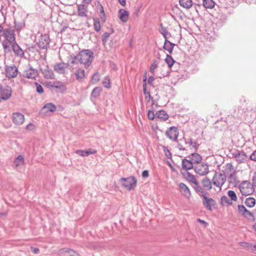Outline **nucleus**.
<instances>
[{
	"mask_svg": "<svg viewBox=\"0 0 256 256\" xmlns=\"http://www.w3.org/2000/svg\"><path fill=\"white\" fill-rule=\"evenodd\" d=\"M25 26V22L23 20L20 22H14V28L17 31H20Z\"/></svg>",
	"mask_w": 256,
	"mask_h": 256,
	"instance_id": "obj_40",
	"label": "nucleus"
},
{
	"mask_svg": "<svg viewBox=\"0 0 256 256\" xmlns=\"http://www.w3.org/2000/svg\"><path fill=\"white\" fill-rule=\"evenodd\" d=\"M54 70L60 74H64L66 72V64L64 62L56 64L54 66Z\"/></svg>",
	"mask_w": 256,
	"mask_h": 256,
	"instance_id": "obj_19",
	"label": "nucleus"
},
{
	"mask_svg": "<svg viewBox=\"0 0 256 256\" xmlns=\"http://www.w3.org/2000/svg\"><path fill=\"white\" fill-rule=\"evenodd\" d=\"M76 154L82 156H88L90 154H95L96 152V150L94 149L90 148L88 150H76Z\"/></svg>",
	"mask_w": 256,
	"mask_h": 256,
	"instance_id": "obj_22",
	"label": "nucleus"
},
{
	"mask_svg": "<svg viewBox=\"0 0 256 256\" xmlns=\"http://www.w3.org/2000/svg\"><path fill=\"white\" fill-rule=\"evenodd\" d=\"M35 85L36 86V92L39 94H42L44 92L42 86L38 82H35Z\"/></svg>",
	"mask_w": 256,
	"mask_h": 256,
	"instance_id": "obj_51",
	"label": "nucleus"
},
{
	"mask_svg": "<svg viewBox=\"0 0 256 256\" xmlns=\"http://www.w3.org/2000/svg\"><path fill=\"white\" fill-rule=\"evenodd\" d=\"M194 164L193 162L190 160L184 159L182 161V167L186 170H189L192 168H194Z\"/></svg>",
	"mask_w": 256,
	"mask_h": 256,
	"instance_id": "obj_23",
	"label": "nucleus"
},
{
	"mask_svg": "<svg viewBox=\"0 0 256 256\" xmlns=\"http://www.w3.org/2000/svg\"><path fill=\"white\" fill-rule=\"evenodd\" d=\"M42 110H46V112H53L56 110V106L52 103H48L45 104Z\"/></svg>",
	"mask_w": 256,
	"mask_h": 256,
	"instance_id": "obj_34",
	"label": "nucleus"
},
{
	"mask_svg": "<svg viewBox=\"0 0 256 256\" xmlns=\"http://www.w3.org/2000/svg\"><path fill=\"white\" fill-rule=\"evenodd\" d=\"M228 178V180L230 182L234 183L236 182V170L232 171V172H227L226 174Z\"/></svg>",
	"mask_w": 256,
	"mask_h": 256,
	"instance_id": "obj_33",
	"label": "nucleus"
},
{
	"mask_svg": "<svg viewBox=\"0 0 256 256\" xmlns=\"http://www.w3.org/2000/svg\"><path fill=\"white\" fill-rule=\"evenodd\" d=\"M12 88L10 86H6L4 88L0 85V96L2 100H7L12 96Z\"/></svg>",
	"mask_w": 256,
	"mask_h": 256,
	"instance_id": "obj_9",
	"label": "nucleus"
},
{
	"mask_svg": "<svg viewBox=\"0 0 256 256\" xmlns=\"http://www.w3.org/2000/svg\"><path fill=\"white\" fill-rule=\"evenodd\" d=\"M88 12V8L86 5L84 4L78 6V15L80 17H87Z\"/></svg>",
	"mask_w": 256,
	"mask_h": 256,
	"instance_id": "obj_16",
	"label": "nucleus"
},
{
	"mask_svg": "<svg viewBox=\"0 0 256 256\" xmlns=\"http://www.w3.org/2000/svg\"><path fill=\"white\" fill-rule=\"evenodd\" d=\"M183 139H184V143H185L186 144H189V145H190V146H192V144H193V143L194 142H193L192 141V138H190L188 140H186V138H184V137L183 138Z\"/></svg>",
	"mask_w": 256,
	"mask_h": 256,
	"instance_id": "obj_57",
	"label": "nucleus"
},
{
	"mask_svg": "<svg viewBox=\"0 0 256 256\" xmlns=\"http://www.w3.org/2000/svg\"><path fill=\"white\" fill-rule=\"evenodd\" d=\"M192 148H194V152H196L199 146V144H198L196 142H194L193 143V144L192 145Z\"/></svg>",
	"mask_w": 256,
	"mask_h": 256,
	"instance_id": "obj_59",
	"label": "nucleus"
},
{
	"mask_svg": "<svg viewBox=\"0 0 256 256\" xmlns=\"http://www.w3.org/2000/svg\"><path fill=\"white\" fill-rule=\"evenodd\" d=\"M174 44L170 42L168 40H166L164 41L163 48L167 50L170 54H172L174 46Z\"/></svg>",
	"mask_w": 256,
	"mask_h": 256,
	"instance_id": "obj_28",
	"label": "nucleus"
},
{
	"mask_svg": "<svg viewBox=\"0 0 256 256\" xmlns=\"http://www.w3.org/2000/svg\"><path fill=\"white\" fill-rule=\"evenodd\" d=\"M110 34L108 32H104L102 36V42L104 44L110 37Z\"/></svg>",
	"mask_w": 256,
	"mask_h": 256,
	"instance_id": "obj_50",
	"label": "nucleus"
},
{
	"mask_svg": "<svg viewBox=\"0 0 256 256\" xmlns=\"http://www.w3.org/2000/svg\"><path fill=\"white\" fill-rule=\"evenodd\" d=\"M38 75V70L30 68L26 70L24 72V76L28 78L34 79Z\"/></svg>",
	"mask_w": 256,
	"mask_h": 256,
	"instance_id": "obj_18",
	"label": "nucleus"
},
{
	"mask_svg": "<svg viewBox=\"0 0 256 256\" xmlns=\"http://www.w3.org/2000/svg\"><path fill=\"white\" fill-rule=\"evenodd\" d=\"M250 160L256 162V150L254 151L252 154L250 156Z\"/></svg>",
	"mask_w": 256,
	"mask_h": 256,
	"instance_id": "obj_56",
	"label": "nucleus"
},
{
	"mask_svg": "<svg viewBox=\"0 0 256 256\" xmlns=\"http://www.w3.org/2000/svg\"><path fill=\"white\" fill-rule=\"evenodd\" d=\"M146 77H145V78H144V84H143L144 94L148 95V98H150V93L149 92H146Z\"/></svg>",
	"mask_w": 256,
	"mask_h": 256,
	"instance_id": "obj_55",
	"label": "nucleus"
},
{
	"mask_svg": "<svg viewBox=\"0 0 256 256\" xmlns=\"http://www.w3.org/2000/svg\"><path fill=\"white\" fill-rule=\"evenodd\" d=\"M252 180L253 186L256 187V172L254 174Z\"/></svg>",
	"mask_w": 256,
	"mask_h": 256,
	"instance_id": "obj_60",
	"label": "nucleus"
},
{
	"mask_svg": "<svg viewBox=\"0 0 256 256\" xmlns=\"http://www.w3.org/2000/svg\"><path fill=\"white\" fill-rule=\"evenodd\" d=\"M148 172L147 170H144L142 172V176L143 178H148Z\"/></svg>",
	"mask_w": 256,
	"mask_h": 256,
	"instance_id": "obj_62",
	"label": "nucleus"
},
{
	"mask_svg": "<svg viewBox=\"0 0 256 256\" xmlns=\"http://www.w3.org/2000/svg\"><path fill=\"white\" fill-rule=\"evenodd\" d=\"M221 200V204L222 205L224 204H228V205H230L232 204V202L228 199V198L226 196H224L221 198L220 199Z\"/></svg>",
	"mask_w": 256,
	"mask_h": 256,
	"instance_id": "obj_41",
	"label": "nucleus"
},
{
	"mask_svg": "<svg viewBox=\"0 0 256 256\" xmlns=\"http://www.w3.org/2000/svg\"><path fill=\"white\" fill-rule=\"evenodd\" d=\"M158 68V64L156 61L154 62L150 66V72L154 74H155V70Z\"/></svg>",
	"mask_w": 256,
	"mask_h": 256,
	"instance_id": "obj_48",
	"label": "nucleus"
},
{
	"mask_svg": "<svg viewBox=\"0 0 256 256\" xmlns=\"http://www.w3.org/2000/svg\"><path fill=\"white\" fill-rule=\"evenodd\" d=\"M245 204L247 206L252 208L256 204V200L254 198L250 197L246 200Z\"/></svg>",
	"mask_w": 256,
	"mask_h": 256,
	"instance_id": "obj_36",
	"label": "nucleus"
},
{
	"mask_svg": "<svg viewBox=\"0 0 256 256\" xmlns=\"http://www.w3.org/2000/svg\"><path fill=\"white\" fill-rule=\"evenodd\" d=\"M122 186L128 190H131L136 186L137 180L134 176H130L127 178H121L120 180Z\"/></svg>",
	"mask_w": 256,
	"mask_h": 256,
	"instance_id": "obj_3",
	"label": "nucleus"
},
{
	"mask_svg": "<svg viewBox=\"0 0 256 256\" xmlns=\"http://www.w3.org/2000/svg\"><path fill=\"white\" fill-rule=\"evenodd\" d=\"M8 41H4L2 42V46L6 52H10V46L8 44Z\"/></svg>",
	"mask_w": 256,
	"mask_h": 256,
	"instance_id": "obj_49",
	"label": "nucleus"
},
{
	"mask_svg": "<svg viewBox=\"0 0 256 256\" xmlns=\"http://www.w3.org/2000/svg\"><path fill=\"white\" fill-rule=\"evenodd\" d=\"M234 158L238 162L240 163L246 160L248 156L244 151H240L235 154Z\"/></svg>",
	"mask_w": 256,
	"mask_h": 256,
	"instance_id": "obj_24",
	"label": "nucleus"
},
{
	"mask_svg": "<svg viewBox=\"0 0 256 256\" xmlns=\"http://www.w3.org/2000/svg\"><path fill=\"white\" fill-rule=\"evenodd\" d=\"M228 195L231 198V201L232 200H233L234 202L236 201L237 197H236V194L235 193V192L234 191L231 190H228Z\"/></svg>",
	"mask_w": 256,
	"mask_h": 256,
	"instance_id": "obj_42",
	"label": "nucleus"
},
{
	"mask_svg": "<svg viewBox=\"0 0 256 256\" xmlns=\"http://www.w3.org/2000/svg\"><path fill=\"white\" fill-rule=\"evenodd\" d=\"M34 126L32 124L30 123L26 126V128L28 130H32L34 128Z\"/></svg>",
	"mask_w": 256,
	"mask_h": 256,
	"instance_id": "obj_63",
	"label": "nucleus"
},
{
	"mask_svg": "<svg viewBox=\"0 0 256 256\" xmlns=\"http://www.w3.org/2000/svg\"><path fill=\"white\" fill-rule=\"evenodd\" d=\"M44 78H53L54 74L52 70H44Z\"/></svg>",
	"mask_w": 256,
	"mask_h": 256,
	"instance_id": "obj_46",
	"label": "nucleus"
},
{
	"mask_svg": "<svg viewBox=\"0 0 256 256\" xmlns=\"http://www.w3.org/2000/svg\"><path fill=\"white\" fill-rule=\"evenodd\" d=\"M2 32V35L9 43L12 44L16 41L14 30L9 28H3Z\"/></svg>",
	"mask_w": 256,
	"mask_h": 256,
	"instance_id": "obj_7",
	"label": "nucleus"
},
{
	"mask_svg": "<svg viewBox=\"0 0 256 256\" xmlns=\"http://www.w3.org/2000/svg\"><path fill=\"white\" fill-rule=\"evenodd\" d=\"M165 62L168 64V68H170L176 62L172 58L171 56L166 54V58H165Z\"/></svg>",
	"mask_w": 256,
	"mask_h": 256,
	"instance_id": "obj_37",
	"label": "nucleus"
},
{
	"mask_svg": "<svg viewBox=\"0 0 256 256\" xmlns=\"http://www.w3.org/2000/svg\"><path fill=\"white\" fill-rule=\"evenodd\" d=\"M76 79L78 81H82L85 78V72L82 68H78L74 73Z\"/></svg>",
	"mask_w": 256,
	"mask_h": 256,
	"instance_id": "obj_26",
	"label": "nucleus"
},
{
	"mask_svg": "<svg viewBox=\"0 0 256 256\" xmlns=\"http://www.w3.org/2000/svg\"><path fill=\"white\" fill-rule=\"evenodd\" d=\"M239 189L243 196L250 195L254 191L253 185L248 181L242 182L239 186Z\"/></svg>",
	"mask_w": 256,
	"mask_h": 256,
	"instance_id": "obj_2",
	"label": "nucleus"
},
{
	"mask_svg": "<svg viewBox=\"0 0 256 256\" xmlns=\"http://www.w3.org/2000/svg\"><path fill=\"white\" fill-rule=\"evenodd\" d=\"M203 6L206 8H213L215 5V2L213 0H203Z\"/></svg>",
	"mask_w": 256,
	"mask_h": 256,
	"instance_id": "obj_31",
	"label": "nucleus"
},
{
	"mask_svg": "<svg viewBox=\"0 0 256 256\" xmlns=\"http://www.w3.org/2000/svg\"><path fill=\"white\" fill-rule=\"evenodd\" d=\"M102 91V88L100 87H96L94 88L92 92V96L94 98H98L100 96V92Z\"/></svg>",
	"mask_w": 256,
	"mask_h": 256,
	"instance_id": "obj_35",
	"label": "nucleus"
},
{
	"mask_svg": "<svg viewBox=\"0 0 256 256\" xmlns=\"http://www.w3.org/2000/svg\"><path fill=\"white\" fill-rule=\"evenodd\" d=\"M24 120V116L19 112H14L12 114L13 122L17 125L22 124Z\"/></svg>",
	"mask_w": 256,
	"mask_h": 256,
	"instance_id": "obj_14",
	"label": "nucleus"
},
{
	"mask_svg": "<svg viewBox=\"0 0 256 256\" xmlns=\"http://www.w3.org/2000/svg\"><path fill=\"white\" fill-rule=\"evenodd\" d=\"M238 212L248 220L254 222V217L252 212L248 210L244 206L239 204L238 206Z\"/></svg>",
	"mask_w": 256,
	"mask_h": 256,
	"instance_id": "obj_6",
	"label": "nucleus"
},
{
	"mask_svg": "<svg viewBox=\"0 0 256 256\" xmlns=\"http://www.w3.org/2000/svg\"><path fill=\"white\" fill-rule=\"evenodd\" d=\"M190 181L194 184V185L198 184V181L196 180V178H194V176L192 175L190 176Z\"/></svg>",
	"mask_w": 256,
	"mask_h": 256,
	"instance_id": "obj_58",
	"label": "nucleus"
},
{
	"mask_svg": "<svg viewBox=\"0 0 256 256\" xmlns=\"http://www.w3.org/2000/svg\"><path fill=\"white\" fill-rule=\"evenodd\" d=\"M234 170H236L234 169V166L232 164L228 163L226 164L225 168V174H227V172L228 173Z\"/></svg>",
	"mask_w": 256,
	"mask_h": 256,
	"instance_id": "obj_44",
	"label": "nucleus"
},
{
	"mask_svg": "<svg viewBox=\"0 0 256 256\" xmlns=\"http://www.w3.org/2000/svg\"><path fill=\"white\" fill-rule=\"evenodd\" d=\"M168 118V115L164 110H160L156 114V119L165 121Z\"/></svg>",
	"mask_w": 256,
	"mask_h": 256,
	"instance_id": "obj_25",
	"label": "nucleus"
},
{
	"mask_svg": "<svg viewBox=\"0 0 256 256\" xmlns=\"http://www.w3.org/2000/svg\"><path fill=\"white\" fill-rule=\"evenodd\" d=\"M164 150L166 157L168 158H170L172 157V154L170 151L167 148L166 146H164Z\"/></svg>",
	"mask_w": 256,
	"mask_h": 256,
	"instance_id": "obj_53",
	"label": "nucleus"
},
{
	"mask_svg": "<svg viewBox=\"0 0 256 256\" xmlns=\"http://www.w3.org/2000/svg\"><path fill=\"white\" fill-rule=\"evenodd\" d=\"M195 172L200 176H204L209 172L208 166L204 162L197 164L194 166Z\"/></svg>",
	"mask_w": 256,
	"mask_h": 256,
	"instance_id": "obj_4",
	"label": "nucleus"
},
{
	"mask_svg": "<svg viewBox=\"0 0 256 256\" xmlns=\"http://www.w3.org/2000/svg\"><path fill=\"white\" fill-rule=\"evenodd\" d=\"M179 190L184 196L189 199L191 197V192L189 188L182 182H180L178 184Z\"/></svg>",
	"mask_w": 256,
	"mask_h": 256,
	"instance_id": "obj_12",
	"label": "nucleus"
},
{
	"mask_svg": "<svg viewBox=\"0 0 256 256\" xmlns=\"http://www.w3.org/2000/svg\"><path fill=\"white\" fill-rule=\"evenodd\" d=\"M189 159L193 162L194 165L197 164L202 163L201 160H202V156L198 153L194 152L188 156Z\"/></svg>",
	"mask_w": 256,
	"mask_h": 256,
	"instance_id": "obj_20",
	"label": "nucleus"
},
{
	"mask_svg": "<svg viewBox=\"0 0 256 256\" xmlns=\"http://www.w3.org/2000/svg\"><path fill=\"white\" fill-rule=\"evenodd\" d=\"M6 72L8 78H14L18 75V69L14 66H8L6 68Z\"/></svg>",
	"mask_w": 256,
	"mask_h": 256,
	"instance_id": "obj_15",
	"label": "nucleus"
},
{
	"mask_svg": "<svg viewBox=\"0 0 256 256\" xmlns=\"http://www.w3.org/2000/svg\"><path fill=\"white\" fill-rule=\"evenodd\" d=\"M120 19L124 22H126L128 19V12L124 9H120L118 10Z\"/></svg>",
	"mask_w": 256,
	"mask_h": 256,
	"instance_id": "obj_21",
	"label": "nucleus"
},
{
	"mask_svg": "<svg viewBox=\"0 0 256 256\" xmlns=\"http://www.w3.org/2000/svg\"><path fill=\"white\" fill-rule=\"evenodd\" d=\"M52 86L54 88L60 90L62 92H63L66 90V88L65 86L62 82L58 83L56 84H54Z\"/></svg>",
	"mask_w": 256,
	"mask_h": 256,
	"instance_id": "obj_43",
	"label": "nucleus"
},
{
	"mask_svg": "<svg viewBox=\"0 0 256 256\" xmlns=\"http://www.w3.org/2000/svg\"><path fill=\"white\" fill-rule=\"evenodd\" d=\"M202 198V202L204 206L207 210L211 211L212 210V206L216 204V201L212 198H209L206 195L204 194Z\"/></svg>",
	"mask_w": 256,
	"mask_h": 256,
	"instance_id": "obj_10",
	"label": "nucleus"
},
{
	"mask_svg": "<svg viewBox=\"0 0 256 256\" xmlns=\"http://www.w3.org/2000/svg\"><path fill=\"white\" fill-rule=\"evenodd\" d=\"M100 80V76L98 72H96L92 78V82L94 84L97 83Z\"/></svg>",
	"mask_w": 256,
	"mask_h": 256,
	"instance_id": "obj_45",
	"label": "nucleus"
},
{
	"mask_svg": "<svg viewBox=\"0 0 256 256\" xmlns=\"http://www.w3.org/2000/svg\"><path fill=\"white\" fill-rule=\"evenodd\" d=\"M31 250L34 254H38L40 251L38 248H33V247L31 248Z\"/></svg>",
	"mask_w": 256,
	"mask_h": 256,
	"instance_id": "obj_61",
	"label": "nucleus"
},
{
	"mask_svg": "<svg viewBox=\"0 0 256 256\" xmlns=\"http://www.w3.org/2000/svg\"><path fill=\"white\" fill-rule=\"evenodd\" d=\"M157 75L160 78H162L168 76L169 75V72L168 71L164 72L162 70L160 74L158 73Z\"/></svg>",
	"mask_w": 256,
	"mask_h": 256,
	"instance_id": "obj_54",
	"label": "nucleus"
},
{
	"mask_svg": "<svg viewBox=\"0 0 256 256\" xmlns=\"http://www.w3.org/2000/svg\"><path fill=\"white\" fill-rule=\"evenodd\" d=\"M12 49L15 54L20 58H22L24 56V52L20 47L16 43V41L12 43Z\"/></svg>",
	"mask_w": 256,
	"mask_h": 256,
	"instance_id": "obj_17",
	"label": "nucleus"
},
{
	"mask_svg": "<svg viewBox=\"0 0 256 256\" xmlns=\"http://www.w3.org/2000/svg\"><path fill=\"white\" fill-rule=\"evenodd\" d=\"M93 58V52L89 50H82L74 59L78 60L80 62L83 64L86 68H88L91 64Z\"/></svg>",
	"mask_w": 256,
	"mask_h": 256,
	"instance_id": "obj_1",
	"label": "nucleus"
},
{
	"mask_svg": "<svg viewBox=\"0 0 256 256\" xmlns=\"http://www.w3.org/2000/svg\"><path fill=\"white\" fill-rule=\"evenodd\" d=\"M180 4L186 9H190L192 6V1L191 0H180Z\"/></svg>",
	"mask_w": 256,
	"mask_h": 256,
	"instance_id": "obj_30",
	"label": "nucleus"
},
{
	"mask_svg": "<svg viewBox=\"0 0 256 256\" xmlns=\"http://www.w3.org/2000/svg\"><path fill=\"white\" fill-rule=\"evenodd\" d=\"M148 118L150 120H153L154 118H156V115L154 114L153 110H148Z\"/></svg>",
	"mask_w": 256,
	"mask_h": 256,
	"instance_id": "obj_52",
	"label": "nucleus"
},
{
	"mask_svg": "<svg viewBox=\"0 0 256 256\" xmlns=\"http://www.w3.org/2000/svg\"><path fill=\"white\" fill-rule=\"evenodd\" d=\"M192 187L197 194H202V196H201L202 197L204 196V195L207 194V192H204V191L202 188V186H199L198 183L195 185H194Z\"/></svg>",
	"mask_w": 256,
	"mask_h": 256,
	"instance_id": "obj_32",
	"label": "nucleus"
},
{
	"mask_svg": "<svg viewBox=\"0 0 256 256\" xmlns=\"http://www.w3.org/2000/svg\"><path fill=\"white\" fill-rule=\"evenodd\" d=\"M94 20V27L96 32H99L100 30L101 26L98 18H93Z\"/></svg>",
	"mask_w": 256,
	"mask_h": 256,
	"instance_id": "obj_38",
	"label": "nucleus"
},
{
	"mask_svg": "<svg viewBox=\"0 0 256 256\" xmlns=\"http://www.w3.org/2000/svg\"><path fill=\"white\" fill-rule=\"evenodd\" d=\"M154 80L152 76H150L148 78V84L150 85H152V82Z\"/></svg>",
	"mask_w": 256,
	"mask_h": 256,
	"instance_id": "obj_64",
	"label": "nucleus"
},
{
	"mask_svg": "<svg viewBox=\"0 0 256 256\" xmlns=\"http://www.w3.org/2000/svg\"><path fill=\"white\" fill-rule=\"evenodd\" d=\"M160 33L162 34L166 40H167V38L170 36V33L168 32L166 28L162 26V24H160Z\"/></svg>",
	"mask_w": 256,
	"mask_h": 256,
	"instance_id": "obj_39",
	"label": "nucleus"
},
{
	"mask_svg": "<svg viewBox=\"0 0 256 256\" xmlns=\"http://www.w3.org/2000/svg\"><path fill=\"white\" fill-rule=\"evenodd\" d=\"M178 128L175 126L170 127L166 132V136L172 140L178 142Z\"/></svg>",
	"mask_w": 256,
	"mask_h": 256,
	"instance_id": "obj_8",
	"label": "nucleus"
},
{
	"mask_svg": "<svg viewBox=\"0 0 256 256\" xmlns=\"http://www.w3.org/2000/svg\"><path fill=\"white\" fill-rule=\"evenodd\" d=\"M24 163V157L22 155L18 156L14 160V164L15 168H18L20 166H22Z\"/></svg>",
	"mask_w": 256,
	"mask_h": 256,
	"instance_id": "obj_27",
	"label": "nucleus"
},
{
	"mask_svg": "<svg viewBox=\"0 0 256 256\" xmlns=\"http://www.w3.org/2000/svg\"><path fill=\"white\" fill-rule=\"evenodd\" d=\"M103 86L106 88H109L110 86V81L108 76H106L102 82Z\"/></svg>",
	"mask_w": 256,
	"mask_h": 256,
	"instance_id": "obj_47",
	"label": "nucleus"
},
{
	"mask_svg": "<svg viewBox=\"0 0 256 256\" xmlns=\"http://www.w3.org/2000/svg\"><path fill=\"white\" fill-rule=\"evenodd\" d=\"M213 184L221 190V187L226 180V176L222 174L216 173L212 178Z\"/></svg>",
	"mask_w": 256,
	"mask_h": 256,
	"instance_id": "obj_5",
	"label": "nucleus"
},
{
	"mask_svg": "<svg viewBox=\"0 0 256 256\" xmlns=\"http://www.w3.org/2000/svg\"><path fill=\"white\" fill-rule=\"evenodd\" d=\"M60 256H80L78 253L72 249L64 248L58 251Z\"/></svg>",
	"mask_w": 256,
	"mask_h": 256,
	"instance_id": "obj_13",
	"label": "nucleus"
},
{
	"mask_svg": "<svg viewBox=\"0 0 256 256\" xmlns=\"http://www.w3.org/2000/svg\"><path fill=\"white\" fill-rule=\"evenodd\" d=\"M202 186L205 190H209L212 188V182L208 178H204L202 181Z\"/></svg>",
	"mask_w": 256,
	"mask_h": 256,
	"instance_id": "obj_29",
	"label": "nucleus"
},
{
	"mask_svg": "<svg viewBox=\"0 0 256 256\" xmlns=\"http://www.w3.org/2000/svg\"><path fill=\"white\" fill-rule=\"evenodd\" d=\"M50 38L48 36H42L39 42L38 43V46L40 49L46 50L49 47Z\"/></svg>",
	"mask_w": 256,
	"mask_h": 256,
	"instance_id": "obj_11",
	"label": "nucleus"
}]
</instances>
